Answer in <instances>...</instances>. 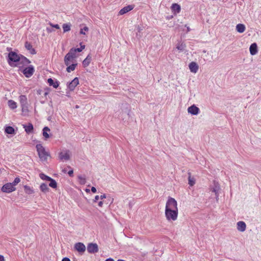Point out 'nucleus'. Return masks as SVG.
Wrapping results in <instances>:
<instances>
[{
    "label": "nucleus",
    "instance_id": "obj_44",
    "mask_svg": "<svg viewBox=\"0 0 261 261\" xmlns=\"http://www.w3.org/2000/svg\"><path fill=\"white\" fill-rule=\"evenodd\" d=\"M68 174L70 177H72L73 176V171L72 169H70L68 171Z\"/></svg>",
    "mask_w": 261,
    "mask_h": 261
},
{
    "label": "nucleus",
    "instance_id": "obj_36",
    "mask_svg": "<svg viewBox=\"0 0 261 261\" xmlns=\"http://www.w3.org/2000/svg\"><path fill=\"white\" fill-rule=\"evenodd\" d=\"M40 177L43 179V180H47V181H49L50 180H51V178L46 175L45 174H43V173H40Z\"/></svg>",
    "mask_w": 261,
    "mask_h": 261
},
{
    "label": "nucleus",
    "instance_id": "obj_40",
    "mask_svg": "<svg viewBox=\"0 0 261 261\" xmlns=\"http://www.w3.org/2000/svg\"><path fill=\"white\" fill-rule=\"evenodd\" d=\"M20 180L19 177H16L12 184H13V186L14 187L17 184H18L20 182Z\"/></svg>",
    "mask_w": 261,
    "mask_h": 261
},
{
    "label": "nucleus",
    "instance_id": "obj_39",
    "mask_svg": "<svg viewBox=\"0 0 261 261\" xmlns=\"http://www.w3.org/2000/svg\"><path fill=\"white\" fill-rule=\"evenodd\" d=\"M20 60L21 61V62L23 63V64H28L30 63V61H29V60H28L27 58H26L22 56L21 58H20Z\"/></svg>",
    "mask_w": 261,
    "mask_h": 261
},
{
    "label": "nucleus",
    "instance_id": "obj_25",
    "mask_svg": "<svg viewBox=\"0 0 261 261\" xmlns=\"http://www.w3.org/2000/svg\"><path fill=\"white\" fill-rule=\"evenodd\" d=\"M23 127L25 128V131L28 134L31 133L33 130V125L32 123H29L28 125H23Z\"/></svg>",
    "mask_w": 261,
    "mask_h": 261
},
{
    "label": "nucleus",
    "instance_id": "obj_24",
    "mask_svg": "<svg viewBox=\"0 0 261 261\" xmlns=\"http://www.w3.org/2000/svg\"><path fill=\"white\" fill-rule=\"evenodd\" d=\"M74 59H73L71 57L66 55L64 58V63L66 66H68L70 63L73 62Z\"/></svg>",
    "mask_w": 261,
    "mask_h": 261
},
{
    "label": "nucleus",
    "instance_id": "obj_51",
    "mask_svg": "<svg viewBox=\"0 0 261 261\" xmlns=\"http://www.w3.org/2000/svg\"><path fill=\"white\" fill-rule=\"evenodd\" d=\"M102 205H103V202L102 201H99L98 202V206H100V207H102Z\"/></svg>",
    "mask_w": 261,
    "mask_h": 261
},
{
    "label": "nucleus",
    "instance_id": "obj_10",
    "mask_svg": "<svg viewBox=\"0 0 261 261\" xmlns=\"http://www.w3.org/2000/svg\"><path fill=\"white\" fill-rule=\"evenodd\" d=\"M9 60L13 62H16L20 60L19 56L14 51H11L8 54Z\"/></svg>",
    "mask_w": 261,
    "mask_h": 261
},
{
    "label": "nucleus",
    "instance_id": "obj_53",
    "mask_svg": "<svg viewBox=\"0 0 261 261\" xmlns=\"http://www.w3.org/2000/svg\"><path fill=\"white\" fill-rule=\"evenodd\" d=\"M106 261H114L113 259L109 258L106 260Z\"/></svg>",
    "mask_w": 261,
    "mask_h": 261
},
{
    "label": "nucleus",
    "instance_id": "obj_37",
    "mask_svg": "<svg viewBox=\"0 0 261 261\" xmlns=\"http://www.w3.org/2000/svg\"><path fill=\"white\" fill-rule=\"evenodd\" d=\"M24 189L25 192L29 194H31L34 193V191L28 186H24Z\"/></svg>",
    "mask_w": 261,
    "mask_h": 261
},
{
    "label": "nucleus",
    "instance_id": "obj_8",
    "mask_svg": "<svg viewBox=\"0 0 261 261\" xmlns=\"http://www.w3.org/2000/svg\"><path fill=\"white\" fill-rule=\"evenodd\" d=\"M87 250L90 253H95L98 251V247L96 243H89L87 246Z\"/></svg>",
    "mask_w": 261,
    "mask_h": 261
},
{
    "label": "nucleus",
    "instance_id": "obj_6",
    "mask_svg": "<svg viewBox=\"0 0 261 261\" xmlns=\"http://www.w3.org/2000/svg\"><path fill=\"white\" fill-rule=\"evenodd\" d=\"M74 248L78 252L81 254H83L86 250V246L83 243H76L74 245Z\"/></svg>",
    "mask_w": 261,
    "mask_h": 261
},
{
    "label": "nucleus",
    "instance_id": "obj_21",
    "mask_svg": "<svg viewBox=\"0 0 261 261\" xmlns=\"http://www.w3.org/2000/svg\"><path fill=\"white\" fill-rule=\"evenodd\" d=\"M25 47L28 50H30L31 54L34 55L36 54L35 50L32 47V45L28 42H25Z\"/></svg>",
    "mask_w": 261,
    "mask_h": 261
},
{
    "label": "nucleus",
    "instance_id": "obj_23",
    "mask_svg": "<svg viewBox=\"0 0 261 261\" xmlns=\"http://www.w3.org/2000/svg\"><path fill=\"white\" fill-rule=\"evenodd\" d=\"M91 60H92V57L90 55H88L87 56V57H86V58L83 62V66L84 67L88 66L90 64Z\"/></svg>",
    "mask_w": 261,
    "mask_h": 261
},
{
    "label": "nucleus",
    "instance_id": "obj_15",
    "mask_svg": "<svg viewBox=\"0 0 261 261\" xmlns=\"http://www.w3.org/2000/svg\"><path fill=\"white\" fill-rule=\"evenodd\" d=\"M79 84V79L75 77L68 85V87L70 90L73 91L75 87Z\"/></svg>",
    "mask_w": 261,
    "mask_h": 261
},
{
    "label": "nucleus",
    "instance_id": "obj_28",
    "mask_svg": "<svg viewBox=\"0 0 261 261\" xmlns=\"http://www.w3.org/2000/svg\"><path fill=\"white\" fill-rule=\"evenodd\" d=\"M47 132H50V129L47 126L44 127L43 129V136L45 139L49 138V135L47 133Z\"/></svg>",
    "mask_w": 261,
    "mask_h": 261
},
{
    "label": "nucleus",
    "instance_id": "obj_33",
    "mask_svg": "<svg viewBox=\"0 0 261 261\" xmlns=\"http://www.w3.org/2000/svg\"><path fill=\"white\" fill-rule=\"evenodd\" d=\"M77 66V64H72L71 65L67 66L68 67L66 68V71L68 72H70L71 71L74 70L76 66Z\"/></svg>",
    "mask_w": 261,
    "mask_h": 261
},
{
    "label": "nucleus",
    "instance_id": "obj_18",
    "mask_svg": "<svg viewBox=\"0 0 261 261\" xmlns=\"http://www.w3.org/2000/svg\"><path fill=\"white\" fill-rule=\"evenodd\" d=\"M250 53L251 55H255L257 52V46L256 43H253L251 44L249 47Z\"/></svg>",
    "mask_w": 261,
    "mask_h": 261
},
{
    "label": "nucleus",
    "instance_id": "obj_9",
    "mask_svg": "<svg viewBox=\"0 0 261 261\" xmlns=\"http://www.w3.org/2000/svg\"><path fill=\"white\" fill-rule=\"evenodd\" d=\"M220 185L218 182L216 180L213 181V185L211 187V190L213 192L215 193L216 198L217 199L218 197V192L220 190Z\"/></svg>",
    "mask_w": 261,
    "mask_h": 261
},
{
    "label": "nucleus",
    "instance_id": "obj_30",
    "mask_svg": "<svg viewBox=\"0 0 261 261\" xmlns=\"http://www.w3.org/2000/svg\"><path fill=\"white\" fill-rule=\"evenodd\" d=\"M76 51L75 49L73 48H71L69 53L66 54V55L69 56L72 58L73 59H75L76 58Z\"/></svg>",
    "mask_w": 261,
    "mask_h": 261
},
{
    "label": "nucleus",
    "instance_id": "obj_43",
    "mask_svg": "<svg viewBox=\"0 0 261 261\" xmlns=\"http://www.w3.org/2000/svg\"><path fill=\"white\" fill-rule=\"evenodd\" d=\"M49 24L53 27V28H55L57 29H60V26L59 25V24H53L51 23H49Z\"/></svg>",
    "mask_w": 261,
    "mask_h": 261
},
{
    "label": "nucleus",
    "instance_id": "obj_12",
    "mask_svg": "<svg viewBox=\"0 0 261 261\" xmlns=\"http://www.w3.org/2000/svg\"><path fill=\"white\" fill-rule=\"evenodd\" d=\"M188 112L192 115H197L199 113L200 110L195 105H193L188 108Z\"/></svg>",
    "mask_w": 261,
    "mask_h": 261
},
{
    "label": "nucleus",
    "instance_id": "obj_14",
    "mask_svg": "<svg viewBox=\"0 0 261 261\" xmlns=\"http://www.w3.org/2000/svg\"><path fill=\"white\" fill-rule=\"evenodd\" d=\"M171 9L174 15L179 13L181 10V7L177 4H173L171 6Z\"/></svg>",
    "mask_w": 261,
    "mask_h": 261
},
{
    "label": "nucleus",
    "instance_id": "obj_47",
    "mask_svg": "<svg viewBox=\"0 0 261 261\" xmlns=\"http://www.w3.org/2000/svg\"><path fill=\"white\" fill-rule=\"evenodd\" d=\"M137 30L139 32H140L143 30V28L141 26H138L137 28Z\"/></svg>",
    "mask_w": 261,
    "mask_h": 261
},
{
    "label": "nucleus",
    "instance_id": "obj_4",
    "mask_svg": "<svg viewBox=\"0 0 261 261\" xmlns=\"http://www.w3.org/2000/svg\"><path fill=\"white\" fill-rule=\"evenodd\" d=\"M19 100L23 112H28V103L25 95H21L19 96Z\"/></svg>",
    "mask_w": 261,
    "mask_h": 261
},
{
    "label": "nucleus",
    "instance_id": "obj_42",
    "mask_svg": "<svg viewBox=\"0 0 261 261\" xmlns=\"http://www.w3.org/2000/svg\"><path fill=\"white\" fill-rule=\"evenodd\" d=\"M85 47V46L84 45H81V47L80 48H74L76 50V51L77 52H81L82 51L83 49H84Z\"/></svg>",
    "mask_w": 261,
    "mask_h": 261
},
{
    "label": "nucleus",
    "instance_id": "obj_5",
    "mask_svg": "<svg viewBox=\"0 0 261 261\" xmlns=\"http://www.w3.org/2000/svg\"><path fill=\"white\" fill-rule=\"evenodd\" d=\"M71 156V152L69 150H63L59 153V158L63 162L68 161Z\"/></svg>",
    "mask_w": 261,
    "mask_h": 261
},
{
    "label": "nucleus",
    "instance_id": "obj_29",
    "mask_svg": "<svg viewBox=\"0 0 261 261\" xmlns=\"http://www.w3.org/2000/svg\"><path fill=\"white\" fill-rule=\"evenodd\" d=\"M186 45L182 42H179L176 46V48L179 51H183L185 50Z\"/></svg>",
    "mask_w": 261,
    "mask_h": 261
},
{
    "label": "nucleus",
    "instance_id": "obj_7",
    "mask_svg": "<svg viewBox=\"0 0 261 261\" xmlns=\"http://www.w3.org/2000/svg\"><path fill=\"white\" fill-rule=\"evenodd\" d=\"M15 190V188L11 183H7L4 185L2 188V191L6 193H10Z\"/></svg>",
    "mask_w": 261,
    "mask_h": 261
},
{
    "label": "nucleus",
    "instance_id": "obj_54",
    "mask_svg": "<svg viewBox=\"0 0 261 261\" xmlns=\"http://www.w3.org/2000/svg\"><path fill=\"white\" fill-rule=\"evenodd\" d=\"M132 206H133V204H132L131 202H130V203H129V207L131 208L132 207Z\"/></svg>",
    "mask_w": 261,
    "mask_h": 261
},
{
    "label": "nucleus",
    "instance_id": "obj_27",
    "mask_svg": "<svg viewBox=\"0 0 261 261\" xmlns=\"http://www.w3.org/2000/svg\"><path fill=\"white\" fill-rule=\"evenodd\" d=\"M40 189L41 191L43 193H46L49 191V189L48 188L47 185L45 183H42L40 186Z\"/></svg>",
    "mask_w": 261,
    "mask_h": 261
},
{
    "label": "nucleus",
    "instance_id": "obj_13",
    "mask_svg": "<svg viewBox=\"0 0 261 261\" xmlns=\"http://www.w3.org/2000/svg\"><path fill=\"white\" fill-rule=\"evenodd\" d=\"M190 71L192 73H196L199 69L198 64L195 62H191L189 65Z\"/></svg>",
    "mask_w": 261,
    "mask_h": 261
},
{
    "label": "nucleus",
    "instance_id": "obj_17",
    "mask_svg": "<svg viewBox=\"0 0 261 261\" xmlns=\"http://www.w3.org/2000/svg\"><path fill=\"white\" fill-rule=\"evenodd\" d=\"M121 109L122 114H125L128 116H129L130 107L128 104H127V103L122 104Z\"/></svg>",
    "mask_w": 261,
    "mask_h": 261
},
{
    "label": "nucleus",
    "instance_id": "obj_26",
    "mask_svg": "<svg viewBox=\"0 0 261 261\" xmlns=\"http://www.w3.org/2000/svg\"><path fill=\"white\" fill-rule=\"evenodd\" d=\"M188 184L190 186H193L195 184V178L191 176V174L190 172H188Z\"/></svg>",
    "mask_w": 261,
    "mask_h": 261
},
{
    "label": "nucleus",
    "instance_id": "obj_57",
    "mask_svg": "<svg viewBox=\"0 0 261 261\" xmlns=\"http://www.w3.org/2000/svg\"><path fill=\"white\" fill-rule=\"evenodd\" d=\"M63 171L64 172H65H65H66L67 171V169H66V168L64 169L63 170Z\"/></svg>",
    "mask_w": 261,
    "mask_h": 261
},
{
    "label": "nucleus",
    "instance_id": "obj_16",
    "mask_svg": "<svg viewBox=\"0 0 261 261\" xmlns=\"http://www.w3.org/2000/svg\"><path fill=\"white\" fill-rule=\"evenodd\" d=\"M134 8V5H128L125 7H124L123 8L121 9L119 12V14L120 15H123L127 12H128L129 11H131L132 10H133Z\"/></svg>",
    "mask_w": 261,
    "mask_h": 261
},
{
    "label": "nucleus",
    "instance_id": "obj_22",
    "mask_svg": "<svg viewBox=\"0 0 261 261\" xmlns=\"http://www.w3.org/2000/svg\"><path fill=\"white\" fill-rule=\"evenodd\" d=\"M246 27L243 24H238L236 26V30L240 33H242L245 31Z\"/></svg>",
    "mask_w": 261,
    "mask_h": 261
},
{
    "label": "nucleus",
    "instance_id": "obj_20",
    "mask_svg": "<svg viewBox=\"0 0 261 261\" xmlns=\"http://www.w3.org/2000/svg\"><path fill=\"white\" fill-rule=\"evenodd\" d=\"M47 82L49 86H51L55 88H57L59 85V82L57 81H54L51 78L48 79Z\"/></svg>",
    "mask_w": 261,
    "mask_h": 261
},
{
    "label": "nucleus",
    "instance_id": "obj_41",
    "mask_svg": "<svg viewBox=\"0 0 261 261\" xmlns=\"http://www.w3.org/2000/svg\"><path fill=\"white\" fill-rule=\"evenodd\" d=\"M89 30L87 27H85L83 29H81L80 34H85V31H88Z\"/></svg>",
    "mask_w": 261,
    "mask_h": 261
},
{
    "label": "nucleus",
    "instance_id": "obj_52",
    "mask_svg": "<svg viewBox=\"0 0 261 261\" xmlns=\"http://www.w3.org/2000/svg\"><path fill=\"white\" fill-rule=\"evenodd\" d=\"M4 257L3 256L0 255V261H4Z\"/></svg>",
    "mask_w": 261,
    "mask_h": 261
},
{
    "label": "nucleus",
    "instance_id": "obj_31",
    "mask_svg": "<svg viewBox=\"0 0 261 261\" xmlns=\"http://www.w3.org/2000/svg\"><path fill=\"white\" fill-rule=\"evenodd\" d=\"M8 106L9 107L12 109H15L17 108V104L16 103L12 100H9L8 102Z\"/></svg>",
    "mask_w": 261,
    "mask_h": 261
},
{
    "label": "nucleus",
    "instance_id": "obj_2",
    "mask_svg": "<svg viewBox=\"0 0 261 261\" xmlns=\"http://www.w3.org/2000/svg\"><path fill=\"white\" fill-rule=\"evenodd\" d=\"M178 208L176 210H165V216L169 221H175L177 218Z\"/></svg>",
    "mask_w": 261,
    "mask_h": 261
},
{
    "label": "nucleus",
    "instance_id": "obj_19",
    "mask_svg": "<svg viewBox=\"0 0 261 261\" xmlns=\"http://www.w3.org/2000/svg\"><path fill=\"white\" fill-rule=\"evenodd\" d=\"M237 229L241 231L244 232L246 228V223L244 221H239L237 224Z\"/></svg>",
    "mask_w": 261,
    "mask_h": 261
},
{
    "label": "nucleus",
    "instance_id": "obj_50",
    "mask_svg": "<svg viewBox=\"0 0 261 261\" xmlns=\"http://www.w3.org/2000/svg\"><path fill=\"white\" fill-rule=\"evenodd\" d=\"M62 261H70V260L67 257H64L62 259Z\"/></svg>",
    "mask_w": 261,
    "mask_h": 261
},
{
    "label": "nucleus",
    "instance_id": "obj_58",
    "mask_svg": "<svg viewBox=\"0 0 261 261\" xmlns=\"http://www.w3.org/2000/svg\"><path fill=\"white\" fill-rule=\"evenodd\" d=\"M40 91H41V90L38 91V93L39 94H41Z\"/></svg>",
    "mask_w": 261,
    "mask_h": 261
},
{
    "label": "nucleus",
    "instance_id": "obj_49",
    "mask_svg": "<svg viewBox=\"0 0 261 261\" xmlns=\"http://www.w3.org/2000/svg\"><path fill=\"white\" fill-rule=\"evenodd\" d=\"M106 198V195L105 194H103V195H101L100 196V198L102 200L104 198Z\"/></svg>",
    "mask_w": 261,
    "mask_h": 261
},
{
    "label": "nucleus",
    "instance_id": "obj_34",
    "mask_svg": "<svg viewBox=\"0 0 261 261\" xmlns=\"http://www.w3.org/2000/svg\"><path fill=\"white\" fill-rule=\"evenodd\" d=\"M5 132L8 134H13L14 133V129L11 126H7L5 128Z\"/></svg>",
    "mask_w": 261,
    "mask_h": 261
},
{
    "label": "nucleus",
    "instance_id": "obj_35",
    "mask_svg": "<svg viewBox=\"0 0 261 261\" xmlns=\"http://www.w3.org/2000/svg\"><path fill=\"white\" fill-rule=\"evenodd\" d=\"M50 183L49 184V186L53 188H56L57 187V182L54 179L51 178V180H49Z\"/></svg>",
    "mask_w": 261,
    "mask_h": 261
},
{
    "label": "nucleus",
    "instance_id": "obj_11",
    "mask_svg": "<svg viewBox=\"0 0 261 261\" xmlns=\"http://www.w3.org/2000/svg\"><path fill=\"white\" fill-rule=\"evenodd\" d=\"M34 72V68L32 65L25 68L23 70V73L27 77H31L33 74Z\"/></svg>",
    "mask_w": 261,
    "mask_h": 261
},
{
    "label": "nucleus",
    "instance_id": "obj_45",
    "mask_svg": "<svg viewBox=\"0 0 261 261\" xmlns=\"http://www.w3.org/2000/svg\"><path fill=\"white\" fill-rule=\"evenodd\" d=\"M99 198H100V197H99V196L96 195L94 199L93 200L94 202H96Z\"/></svg>",
    "mask_w": 261,
    "mask_h": 261
},
{
    "label": "nucleus",
    "instance_id": "obj_1",
    "mask_svg": "<svg viewBox=\"0 0 261 261\" xmlns=\"http://www.w3.org/2000/svg\"><path fill=\"white\" fill-rule=\"evenodd\" d=\"M38 154L41 161L44 162L49 156V153L46 151L44 147L40 144H37L36 146Z\"/></svg>",
    "mask_w": 261,
    "mask_h": 261
},
{
    "label": "nucleus",
    "instance_id": "obj_56",
    "mask_svg": "<svg viewBox=\"0 0 261 261\" xmlns=\"http://www.w3.org/2000/svg\"><path fill=\"white\" fill-rule=\"evenodd\" d=\"M85 191H86L87 193H89V192H90V190H89V189H86L85 190Z\"/></svg>",
    "mask_w": 261,
    "mask_h": 261
},
{
    "label": "nucleus",
    "instance_id": "obj_46",
    "mask_svg": "<svg viewBox=\"0 0 261 261\" xmlns=\"http://www.w3.org/2000/svg\"><path fill=\"white\" fill-rule=\"evenodd\" d=\"M91 191L93 193H96V189L95 187H92V188H91Z\"/></svg>",
    "mask_w": 261,
    "mask_h": 261
},
{
    "label": "nucleus",
    "instance_id": "obj_59",
    "mask_svg": "<svg viewBox=\"0 0 261 261\" xmlns=\"http://www.w3.org/2000/svg\"><path fill=\"white\" fill-rule=\"evenodd\" d=\"M76 108H79V106H76Z\"/></svg>",
    "mask_w": 261,
    "mask_h": 261
},
{
    "label": "nucleus",
    "instance_id": "obj_48",
    "mask_svg": "<svg viewBox=\"0 0 261 261\" xmlns=\"http://www.w3.org/2000/svg\"><path fill=\"white\" fill-rule=\"evenodd\" d=\"M46 31L48 33H50L53 31V29L51 28H47Z\"/></svg>",
    "mask_w": 261,
    "mask_h": 261
},
{
    "label": "nucleus",
    "instance_id": "obj_32",
    "mask_svg": "<svg viewBox=\"0 0 261 261\" xmlns=\"http://www.w3.org/2000/svg\"><path fill=\"white\" fill-rule=\"evenodd\" d=\"M64 33L68 32L71 29V24L70 23H64L63 24Z\"/></svg>",
    "mask_w": 261,
    "mask_h": 261
},
{
    "label": "nucleus",
    "instance_id": "obj_38",
    "mask_svg": "<svg viewBox=\"0 0 261 261\" xmlns=\"http://www.w3.org/2000/svg\"><path fill=\"white\" fill-rule=\"evenodd\" d=\"M78 179H79V182L81 185H85L86 184V178L82 175L78 176Z\"/></svg>",
    "mask_w": 261,
    "mask_h": 261
},
{
    "label": "nucleus",
    "instance_id": "obj_55",
    "mask_svg": "<svg viewBox=\"0 0 261 261\" xmlns=\"http://www.w3.org/2000/svg\"><path fill=\"white\" fill-rule=\"evenodd\" d=\"M48 94V92H45L44 94V96H46V95H47Z\"/></svg>",
    "mask_w": 261,
    "mask_h": 261
},
{
    "label": "nucleus",
    "instance_id": "obj_3",
    "mask_svg": "<svg viewBox=\"0 0 261 261\" xmlns=\"http://www.w3.org/2000/svg\"><path fill=\"white\" fill-rule=\"evenodd\" d=\"M177 208V201L172 197H169L166 204L165 210H176Z\"/></svg>",
    "mask_w": 261,
    "mask_h": 261
}]
</instances>
